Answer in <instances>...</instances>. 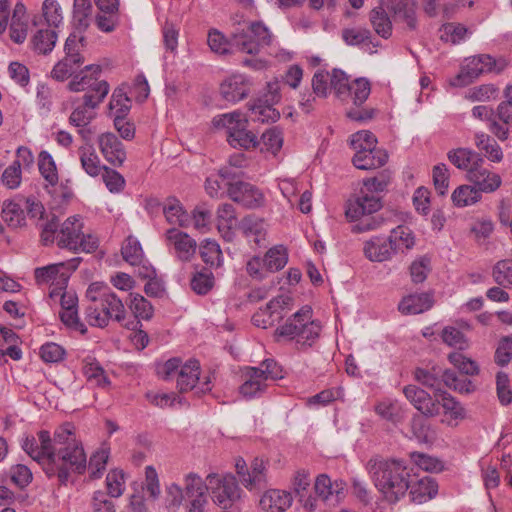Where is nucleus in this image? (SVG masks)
<instances>
[{"mask_svg": "<svg viewBox=\"0 0 512 512\" xmlns=\"http://www.w3.org/2000/svg\"><path fill=\"white\" fill-rule=\"evenodd\" d=\"M21 446L47 477H57L61 484L67 483L71 473L82 474L86 470L87 457L71 423L57 428L53 438L45 430L38 433L37 439L26 436Z\"/></svg>", "mask_w": 512, "mask_h": 512, "instance_id": "nucleus-1", "label": "nucleus"}, {"mask_svg": "<svg viewBox=\"0 0 512 512\" xmlns=\"http://www.w3.org/2000/svg\"><path fill=\"white\" fill-rule=\"evenodd\" d=\"M366 470L388 502H397L408 491L410 473L402 461L376 455L368 460Z\"/></svg>", "mask_w": 512, "mask_h": 512, "instance_id": "nucleus-2", "label": "nucleus"}, {"mask_svg": "<svg viewBox=\"0 0 512 512\" xmlns=\"http://www.w3.org/2000/svg\"><path fill=\"white\" fill-rule=\"evenodd\" d=\"M89 301L85 309V320L93 327L105 328L110 320L122 323L125 320V307L118 296L102 282L91 283L86 291Z\"/></svg>", "mask_w": 512, "mask_h": 512, "instance_id": "nucleus-3", "label": "nucleus"}, {"mask_svg": "<svg viewBox=\"0 0 512 512\" xmlns=\"http://www.w3.org/2000/svg\"><path fill=\"white\" fill-rule=\"evenodd\" d=\"M45 244L56 241L60 248L73 252L91 253L98 248V238L91 234H84L83 221L79 216L67 218L58 228V224L52 220L45 225L41 234Z\"/></svg>", "mask_w": 512, "mask_h": 512, "instance_id": "nucleus-4", "label": "nucleus"}, {"mask_svg": "<svg viewBox=\"0 0 512 512\" xmlns=\"http://www.w3.org/2000/svg\"><path fill=\"white\" fill-rule=\"evenodd\" d=\"M273 42V35L262 22L239 21L231 32V45L241 53L257 55Z\"/></svg>", "mask_w": 512, "mask_h": 512, "instance_id": "nucleus-5", "label": "nucleus"}, {"mask_svg": "<svg viewBox=\"0 0 512 512\" xmlns=\"http://www.w3.org/2000/svg\"><path fill=\"white\" fill-rule=\"evenodd\" d=\"M99 65H87L79 73L73 76L68 84L72 92L86 91L83 99L90 106H98L103 102L109 92V84L105 80H99L101 73Z\"/></svg>", "mask_w": 512, "mask_h": 512, "instance_id": "nucleus-6", "label": "nucleus"}, {"mask_svg": "<svg viewBox=\"0 0 512 512\" xmlns=\"http://www.w3.org/2000/svg\"><path fill=\"white\" fill-rule=\"evenodd\" d=\"M508 66L504 58L494 59L490 55L481 54L467 58L460 72L450 80L454 87H465L483 73H501Z\"/></svg>", "mask_w": 512, "mask_h": 512, "instance_id": "nucleus-7", "label": "nucleus"}, {"mask_svg": "<svg viewBox=\"0 0 512 512\" xmlns=\"http://www.w3.org/2000/svg\"><path fill=\"white\" fill-rule=\"evenodd\" d=\"M85 47V37L82 34L73 33L65 41V56L58 61L51 71V76L57 81H64L83 65L82 50Z\"/></svg>", "mask_w": 512, "mask_h": 512, "instance_id": "nucleus-8", "label": "nucleus"}, {"mask_svg": "<svg viewBox=\"0 0 512 512\" xmlns=\"http://www.w3.org/2000/svg\"><path fill=\"white\" fill-rule=\"evenodd\" d=\"M212 500L223 509H228L240 499L241 489L231 473L220 476L210 473L206 477Z\"/></svg>", "mask_w": 512, "mask_h": 512, "instance_id": "nucleus-9", "label": "nucleus"}, {"mask_svg": "<svg viewBox=\"0 0 512 512\" xmlns=\"http://www.w3.org/2000/svg\"><path fill=\"white\" fill-rule=\"evenodd\" d=\"M268 463L262 458H254L248 467L246 461L238 457L235 460V470L241 484L249 491L259 492L267 484Z\"/></svg>", "mask_w": 512, "mask_h": 512, "instance_id": "nucleus-10", "label": "nucleus"}, {"mask_svg": "<svg viewBox=\"0 0 512 512\" xmlns=\"http://www.w3.org/2000/svg\"><path fill=\"white\" fill-rule=\"evenodd\" d=\"M81 258L75 257L65 262L51 264L35 270V278L38 284L51 283L52 286H66L70 274L75 271Z\"/></svg>", "mask_w": 512, "mask_h": 512, "instance_id": "nucleus-11", "label": "nucleus"}, {"mask_svg": "<svg viewBox=\"0 0 512 512\" xmlns=\"http://www.w3.org/2000/svg\"><path fill=\"white\" fill-rule=\"evenodd\" d=\"M314 491L318 499L335 506L346 497L347 485L341 479L332 480L327 474H319L314 482Z\"/></svg>", "mask_w": 512, "mask_h": 512, "instance_id": "nucleus-12", "label": "nucleus"}, {"mask_svg": "<svg viewBox=\"0 0 512 512\" xmlns=\"http://www.w3.org/2000/svg\"><path fill=\"white\" fill-rule=\"evenodd\" d=\"M200 364L192 359L183 364L177 377V387L180 392H188L193 389L196 393L202 394L211 390V380L208 377L204 382L199 383Z\"/></svg>", "mask_w": 512, "mask_h": 512, "instance_id": "nucleus-13", "label": "nucleus"}, {"mask_svg": "<svg viewBox=\"0 0 512 512\" xmlns=\"http://www.w3.org/2000/svg\"><path fill=\"white\" fill-rule=\"evenodd\" d=\"M291 298L287 295H279L270 300L264 308H260L252 317L255 326L267 329L281 320L283 310L288 307Z\"/></svg>", "mask_w": 512, "mask_h": 512, "instance_id": "nucleus-14", "label": "nucleus"}, {"mask_svg": "<svg viewBox=\"0 0 512 512\" xmlns=\"http://www.w3.org/2000/svg\"><path fill=\"white\" fill-rule=\"evenodd\" d=\"M227 192L231 200L246 208H259L265 203L263 193L254 185L247 182L238 181L229 183Z\"/></svg>", "mask_w": 512, "mask_h": 512, "instance_id": "nucleus-15", "label": "nucleus"}, {"mask_svg": "<svg viewBox=\"0 0 512 512\" xmlns=\"http://www.w3.org/2000/svg\"><path fill=\"white\" fill-rule=\"evenodd\" d=\"M382 206L379 195L360 189L353 201H349L346 216L355 221L363 216L377 212Z\"/></svg>", "mask_w": 512, "mask_h": 512, "instance_id": "nucleus-16", "label": "nucleus"}, {"mask_svg": "<svg viewBox=\"0 0 512 512\" xmlns=\"http://www.w3.org/2000/svg\"><path fill=\"white\" fill-rule=\"evenodd\" d=\"M415 0H387L386 9L392 14L394 21L403 25L409 31L418 26Z\"/></svg>", "mask_w": 512, "mask_h": 512, "instance_id": "nucleus-17", "label": "nucleus"}, {"mask_svg": "<svg viewBox=\"0 0 512 512\" xmlns=\"http://www.w3.org/2000/svg\"><path fill=\"white\" fill-rule=\"evenodd\" d=\"M250 79L243 74H233L225 78L220 84V95L231 103L245 99L251 89Z\"/></svg>", "mask_w": 512, "mask_h": 512, "instance_id": "nucleus-18", "label": "nucleus"}, {"mask_svg": "<svg viewBox=\"0 0 512 512\" xmlns=\"http://www.w3.org/2000/svg\"><path fill=\"white\" fill-rule=\"evenodd\" d=\"M312 318V309L309 306H303L299 311L287 319L286 323L278 327L274 332V338L279 342L282 338L287 340H295L298 338L304 325V321Z\"/></svg>", "mask_w": 512, "mask_h": 512, "instance_id": "nucleus-19", "label": "nucleus"}, {"mask_svg": "<svg viewBox=\"0 0 512 512\" xmlns=\"http://www.w3.org/2000/svg\"><path fill=\"white\" fill-rule=\"evenodd\" d=\"M407 400L423 415L433 417L439 414V403L430 394L416 385H407L403 388Z\"/></svg>", "mask_w": 512, "mask_h": 512, "instance_id": "nucleus-20", "label": "nucleus"}, {"mask_svg": "<svg viewBox=\"0 0 512 512\" xmlns=\"http://www.w3.org/2000/svg\"><path fill=\"white\" fill-rule=\"evenodd\" d=\"M97 142L106 161L113 166H122L126 159V152L122 142L114 133L107 132L99 135Z\"/></svg>", "mask_w": 512, "mask_h": 512, "instance_id": "nucleus-21", "label": "nucleus"}, {"mask_svg": "<svg viewBox=\"0 0 512 512\" xmlns=\"http://www.w3.org/2000/svg\"><path fill=\"white\" fill-rule=\"evenodd\" d=\"M166 240L168 244L174 247L177 257L181 261H190L197 248L196 241L187 233L175 228L166 231Z\"/></svg>", "mask_w": 512, "mask_h": 512, "instance_id": "nucleus-22", "label": "nucleus"}, {"mask_svg": "<svg viewBox=\"0 0 512 512\" xmlns=\"http://www.w3.org/2000/svg\"><path fill=\"white\" fill-rule=\"evenodd\" d=\"M467 180L473 183L474 187L481 194L482 192L491 193L497 190L501 185V177L494 172L483 167V164L477 165L466 174Z\"/></svg>", "mask_w": 512, "mask_h": 512, "instance_id": "nucleus-23", "label": "nucleus"}, {"mask_svg": "<svg viewBox=\"0 0 512 512\" xmlns=\"http://www.w3.org/2000/svg\"><path fill=\"white\" fill-rule=\"evenodd\" d=\"M433 305V293L423 292L403 297L398 304V310L404 315H416L430 310Z\"/></svg>", "mask_w": 512, "mask_h": 512, "instance_id": "nucleus-24", "label": "nucleus"}, {"mask_svg": "<svg viewBox=\"0 0 512 512\" xmlns=\"http://www.w3.org/2000/svg\"><path fill=\"white\" fill-rule=\"evenodd\" d=\"M238 228L249 242L259 247L265 244L267 225L263 219L248 215L239 222Z\"/></svg>", "mask_w": 512, "mask_h": 512, "instance_id": "nucleus-25", "label": "nucleus"}, {"mask_svg": "<svg viewBox=\"0 0 512 512\" xmlns=\"http://www.w3.org/2000/svg\"><path fill=\"white\" fill-rule=\"evenodd\" d=\"M212 125L218 130H223L228 141L242 127L248 126V119L241 111L236 110L215 116L212 119Z\"/></svg>", "mask_w": 512, "mask_h": 512, "instance_id": "nucleus-26", "label": "nucleus"}, {"mask_svg": "<svg viewBox=\"0 0 512 512\" xmlns=\"http://www.w3.org/2000/svg\"><path fill=\"white\" fill-rule=\"evenodd\" d=\"M409 496L413 503L422 504L434 498L438 485L433 478L425 476L413 481L409 478Z\"/></svg>", "mask_w": 512, "mask_h": 512, "instance_id": "nucleus-27", "label": "nucleus"}, {"mask_svg": "<svg viewBox=\"0 0 512 512\" xmlns=\"http://www.w3.org/2000/svg\"><path fill=\"white\" fill-rule=\"evenodd\" d=\"M447 158L451 164L460 170L466 171L467 174L477 165L484 163V159L479 153L464 147L451 149L447 153Z\"/></svg>", "mask_w": 512, "mask_h": 512, "instance_id": "nucleus-28", "label": "nucleus"}, {"mask_svg": "<svg viewBox=\"0 0 512 512\" xmlns=\"http://www.w3.org/2000/svg\"><path fill=\"white\" fill-rule=\"evenodd\" d=\"M388 243L394 254H405L413 249L416 238L413 231L404 225L392 229L388 237Z\"/></svg>", "mask_w": 512, "mask_h": 512, "instance_id": "nucleus-29", "label": "nucleus"}, {"mask_svg": "<svg viewBox=\"0 0 512 512\" xmlns=\"http://www.w3.org/2000/svg\"><path fill=\"white\" fill-rule=\"evenodd\" d=\"M388 160V154L383 149L372 148L355 153L352 162L354 166L361 170L377 169L385 165Z\"/></svg>", "mask_w": 512, "mask_h": 512, "instance_id": "nucleus-30", "label": "nucleus"}, {"mask_svg": "<svg viewBox=\"0 0 512 512\" xmlns=\"http://www.w3.org/2000/svg\"><path fill=\"white\" fill-rule=\"evenodd\" d=\"M292 504L291 494L278 490H267L260 498L259 505L266 512H283Z\"/></svg>", "mask_w": 512, "mask_h": 512, "instance_id": "nucleus-31", "label": "nucleus"}, {"mask_svg": "<svg viewBox=\"0 0 512 512\" xmlns=\"http://www.w3.org/2000/svg\"><path fill=\"white\" fill-rule=\"evenodd\" d=\"M363 253L372 262H385L393 256L388 239L385 240L378 236H374L363 243Z\"/></svg>", "mask_w": 512, "mask_h": 512, "instance_id": "nucleus-32", "label": "nucleus"}, {"mask_svg": "<svg viewBox=\"0 0 512 512\" xmlns=\"http://www.w3.org/2000/svg\"><path fill=\"white\" fill-rule=\"evenodd\" d=\"M244 382L239 387V393L247 399L258 397L262 395L268 384L257 374V370L252 367H247L243 373Z\"/></svg>", "mask_w": 512, "mask_h": 512, "instance_id": "nucleus-33", "label": "nucleus"}, {"mask_svg": "<svg viewBox=\"0 0 512 512\" xmlns=\"http://www.w3.org/2000/svg\"><path fill=\"white\" fill-rule=\"evenodd\" d=\"M163 214L166 221L171 225L187 227L190 223V217L184 210L181 202L174 198H167L163 204Z\"/></svg>", "mask_w": 512, "mask_h": 512, "instance_id": "nucleus-34", "label": "nucleus"}, {"mask_svg": "<svg viewBox=\"0 0 512 512\" xmlns=\"http://www.w3.org/2000/svg\"><path fill=\"white\" fill-rule=\"evenodd\" d=\"M369 21L380 37L388 39L392 35V21L383 6H377L370 11Z\"/></svg>", "mask_w": 512, "mask_h": 512, "instance_id": "nucleus-35", "label": "nucleus"}, {"mask_svg": "<svg viewBox=\"0 0 512 512\" xmlns=\"http://www.w3.org/2000/svg\"><path fill=\"white\" fill-rule=\"evenodd\" d=\"M79 160L83 170L91 177H97L104 171L101 161L91 145L81 146L78 150Z\"/></svg>", "mask_w": 512, "mask_h": 512, "instance_id": "nucleus-36", "label": "nucleus"}, {"mask_svg": "<svg viewBox=\"0 0 512 512\" xmlns=\"http://www.w3.org/2000/svg\"><path fill=\"white\" fill-rule=\"evenodd\" d=\"M38 169L41 176L51 186H56L59 181L56 163L47 151H41L38 156Z\"/></svg>", "mask_w": 512, "mask_h": 512, "instance_id": "nucleus-37", "label": "nucleus"}, {"mask_svg": "<svg viewBox=\"0 0 512 512\" xmlns=\"http://www.w3.org/2000/svg\"><path fill=\"white\" fill-rule=\"evenodd\" d=\"M1 217L11 228H19L25 225V213L20 204L8 201L4 202Z\"/></svg>", "mask_w": 512, "mask_h": 512, "instance_id": "nucleus-38", "label": "nucleus"}, {"mask_svg": "<svg viewBox=\"0 0 512 512\" xmlns=\"http://www.w3.org/2000/svg\"><path fill=\"white\" fill-rule=\"evenodd\" d=\"M479 191L471 185H461L451 195L452 202L457 207H466L481 199Z\"/></svg>", "mask_w": 512, "mask_h": 512, "instance_id": "nucleus-39", "label": "nucleus"}, {"mask_svg": "<svg viewBox=\"0 0 512 512\" xmlns=\"http://www.w3.org/2000/svg\"><path fill=\"white\" fill-rule=\"evenodd\" d=\"M57 34L53 30L40 29L32 37L33 49L40 54L51 52L55 46Z\"/></svg>", "mask_w": 512, "mask_h": 512, "instance_id": "nucleus-40", "label": "nucleus"}, {"mask_svg": "<svg viewBox=\"0 0 512 512\" xmlns=\"http://www.w3.org/2000/svg\"><path fill=\"white\" fill-rule=\"evenodd\" d=\"M442 380L448 388L462 394L472 393L476 388L471 380L458 377L457 374L450 369L442 371Z\"/></svg>", "mask_w": 512, "mask_h": 512, "instance_id": "nucleus-41", "label": "nucleus"}, {"mask_svg": "<svg viewBox=\"0 0 512 512\" xmlns=\"http://www.w3.org/2000/svg\"><path fill=\"white\" fill-rule=\"evenodd\" d=\"M200 256L211 267H219L223 256L219 244L215 240L205 239L200 245Z\"/></svg>", "mask_w": 512, "mask_h": 512, "instance_id": "nucleus-42", "label": "nucleus"}, {"mask_svg": "<svg viewBox=\"0 0 512 512\" xmlns=\"http://www.w3.org/2000/svg\"><path fill=\"white\" fill-rule=\"evenodd\" d=\"M287 261L286 249L281 245L270 248L264 257V265L269 272L281 270L287 264Z\"/></svg>", "mask_w": 512, "mask_h": 512, "instance_id": "nucleus-43", "label": "nucleus"}, {"mask_svg": "<svg viewBox=\"0 0 512 512\" xmlns=\"http://www.w3.org/2000/svg\"><path fill=\"white\" fill-rule=\"evenodd\" d=\"M252 119L259 122H275L279 117V112L273 107V104L266 103L262 99L250 106Z\"/></svg>", "mask_w": 512, "mask_h": 512, "instance_id": "nucleus-44", "label": "nucleus"}, {"mask_svg": "<svg viewBox=\"0 0 512 512\" xmlns=\"http://www.w3.org/2000/svg\"><path fill=\"white\" fill-rule=\"evenodd\" d=\"M448 360L460 373L467 376H476L480 372L478 364L460 352L450 353Z\"/></svg>", "mask_w": 512, "mask_h": 512, "instance_id": "nucleus-45", "label": "nucleus"}, {"mask_svg": "<svg viewBox=\"0 0 512 512\" xmlns=\"http://www.w3.org/2000/svg\"><path fill=\"white\" fill-rule=\"evenodd\" d=\"M414 378L423 386L433 390H440L441 382H443L441 370L435 367L431 370L416 368Z\"/></svg>", "mask_w": 512, "mask_h": 512, "instance_id": "nucleus-46", "label": "nucleus"}, {"mask_svg": "<svg viewBox=\"0 0 512 512\" xmlns=\"http://www.w3.org/2000/svg\"><path fill=\"white\" fill-rule=\"evenodd\" d=\"M92 6L90 0H74L73 20L79 32L87 29L89 26V16Z\"/></svg>", "mask_w": 512, "mask_h": 512, "instance_id": "nucleus-47", "label": "nucleus"}, {"mask_svg": "<svg viewBox=\"0 0 512 512\" xmlns=\"http://www.w3.org/2000/svg\"><path fill=\"white\" fill-rule=\"evenodd\" d=\"M83 373L87 380L96 386L104 388L110 384L104 369L99 365L98 362L86 360L83 366Z\"/></svg>", "mask_w": 512, "mask_h": 512, "instance_id": "nucleus-48", "label": "nucleus"}, {"mask_svg": "<svg viewBox=\"0 0 512 512\" xmlns=\"http://www.w3.org/2000/svg\"><path fill=\"white\" fill-rule=\"evenodd\" d=\"M468 29L460 23H446L440 28V39L451 44H458L465 39Z\"/></svg>", "mask_w": 512, "mask_h": 512, "instance_id": "nucleus-49", "label": "nucleus"}, {"mask_svg": "<svg viewBox=\"0 0 512 512\" xmlns=\"http://www.w3.org/2000/svg\"><path fill=\"white\" fill-rule=\"evenodd\" d=\"M442 341L449 347L465 350L469 347L468 339L457 328L453 326H446L441 332Z\"/></svg>", "mask_w": 512, "mask_h": 512, "instance_id": "nucleus-50", "label": "nucleus"}, {"mask_svg": "<svg viewBox=\"0 0 512 512\" xmlns=\"http://www.w3.org/2000/svg\"><path fill=\"white\" fill-rule=\"evenodd\" d=\"M233 148L245 150L254 149L259 145L257 136L248 130V126L242 127L238 133L227 141Z\"/></svg>", "mask_w": 512, "mask_h": 512, "instance_id": "nucleus-51", "label": "nucleus"}, {"mask_svg": "<svg viewBox=\"0 0 512 512\" xmlns=\"http://www.w3.org/2000/svg\"><path fill=\"white\" fill-rule=\"evenodd\" d=\"M121 252L124 260L131 265H139L144 257L139 241L131 236L125 240Z\"/></svg>", "mask_w": 512, "mask_h": 512, "instance_id": "nucleus-52", "label": "nucleus"}, {"mask_svg": "<svg viewBox=\"0 0 512 512\" xmlns=\"http://www.w3.org/2000/svg\"><path fill=\"white\" fill-rule=\"evenodd\" d=\"M410 459L416 466L427 472L437 473L441 472L444 468L443 462L440 459L425 453L412 452L410 453Z\"/></svg>", "mask_w": 512, "mask_h": 512, "instance_id": "nucleus-53", "label": "nucleus"}, {"mask_svg": "<svg viewBox=\"0 0 512 512\" xmlns=\"http://www.w3.org/2000/svg\"><path fill=\"white\" fill-rule=\"evenodd\" d=\"M342 39L350 46L369 44L371 43V32L363 27H349L342 30Z\"/></svg>", "mask_w": 512, "mask_h": 512, "instance_id": "nucleus-54", "label": "nucleus"}, {"mask_svg": "<svg viewBox=\"0 0 512 512\" xmlns=\"http://www.w3.org/2000/svg\"><path fill=\"white\" fill-rule=\"evenodd\" d=\"M494 281L502 287L512 286V259L498 261L493 267Z\"/></svg>", "mask_w": 512, "mask_h": 512, "instance_id": "nucleus-55", "label": "nucleus"}, {"mask_svg": "<svg viewBox=\"0 0 512 512\" xmlns=\"http://www.w3.org/2000/svg\"><path fill=\"white\" fill-rule=\"evenodd\" d=\"M66 286L53 287L49 292L52 301H59L61 310L77 308L78 298L74 292L65 291Z\"/></svg>", "mask_w": 512, "mask_h": 512, "instance_id": "nucleus-56", "label": "nucleus"}, {"mask_svg": "<svg viewBox=\"0 0 512 512\" xmlns=\"http://www.w3.org/2000/svg\"><path fill=\"white\" fill-rule=\"evenodd\" d=\"M106 487L111 497L119 498L125 491V475L120 469L109 471L106 476Z\"/></svg>", "mask_w": 512, "mask_h": 512, "instance_id": "nucleus-57", "label": "nucleus"}, {"mask_svg": "<svg viewBox=\"0 0 512 512\" xmlns=\"http://www.w3.org/2000/svg\"><path fill=\"white\" fill-rule=\"evenodd\" d=\"M97 106H90L84 100L83 104L76 107L70 115V123L76 127L84 128L95 117L93 111Z\"/></svg>", "mask_w": 512, "mask_h": 512, "instance_id": "nucleus-58", "label": "nucleus"}, {"mask_svg": "<svg viewBox=\"0 0 512 512\" xmlns=\"http://www.w3.org/2000/svg\"><path fill=\"white\" fill-rule=\"evenodd\" d=\"M370 92V82L366 78H357L351 82L348 95L351 96L355 105H361L367 100Z\"/></svg>", "mask_w": 512, "mask_h": 512, "instance_id": "nucleus-59", "label": "nucleus"}, {"mask_svg": "<svg viewBox=\"0 0 512 512\" xmlns=\"http://www.w3.org/2000/svg\"><path fill=\"white\" fill-rule=\"evenodd\" d=\"M313 93L319 98H326L331 90V72L317 71L311 81Z\"/></svg>", "mask_w": 512, "mask_h": 512, "instance_id": "nucleus-60", "label": "nucleus"}, {"mask_svg": "<svg viewBox=\"0 0 512 512\" xmlns=\"http://www.w3.org/2000/svg\"><path fill=\"white\" fill-rule=\"evenodd\" d=\"M320 332L321 325L318 321H304L297 344L311 346L318 339Z\"/></svg>", "mask_w": 512, "mask_h": 512, "instance_id": "nucleus-61", "label": "nucleus"}, {"mask_svg": "<svg viewBox=\"0 0 512 512\" xmlns=\"http://www.w3.org/2000/svg\"><path fill=\"white\" fill-rule=\"evenodd\" d=\"M350 144L355 150V153H357L358 151L375 148L377 145V139L370 131L362 130L351 136Z\"/></svg>", "mask_w": 512, "mask_h": 512, "instance_id": "nucleus-62", "label": "nucleus"}, {"mask_svg": "<svg viewBox=\"0 0 512 512\" xmlns=\"http://www.w3.org/2000/svg\"><path fill=\"white\" fill-rule=\"evenodd\" d=\"M209 490L208 482L205 483L196 473H189L185 476V494L187 497L205 496Z\"/></svg>", "mask_w": 512, "mask_h": 512, "instance_id": "nucleus-63", "label": "nucleus"}, {"mask_svg": "<svg viewBox=\"0 0 512 512\" xmlns=\"http://www.w3.org/2000/svg\"><path fill=\"white\" fill-rule=\"evenodd\" d=\"M109 108L111 111H114V117L126 116L129 112L130 98L121 88L114 90L109 102Z\"/></svg>", "mask_w": 512, "mask_h": 512, "instance_id": "nucleus-64", "label": "nucleus"}]
</instances>
